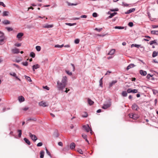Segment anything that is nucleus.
I'll list each match as a JSON object with an SVG mask.
<instances>
[{"label": "nucleus", "instance_id": "f8f14e48", "mask_svg": "<svg viewBox=\"0 0 158 158\" xmlns=\"http://www.w3.org/2000/svg\"><path fill=\"white\" fill-rule=\"evenodd\" d=\"M135 66V65L133 64H131L128 66L127 68V70H128L130 69Z\"/></svg>", "mask_w": 158, "mask_h": 158}, {"label": "nucleus", "instance_id": "c03bdc74", "mask_svg": "<svg viewBox=\"0 0 158 158\" xmlns=\"http://www.w3.org/2000/svg\"><path fill=\"white\" fill-rule=\"evenodd\" d=\"M77 151L81 154H82L83 153V152L81 149H77Z\"/></svg>", "mask_w": 158, "mask_h": 158}, {"label": "nucleus", "instance_id": "423d86ee", "mask_svg": "<svg viewBox=\"0 0 158 158\" xmlns=\"http://www.w3.org/2000/svg\"><path fill=\"white\" fill-rule=\"evenodd\" d=\"M11 51L14 54H18L19 52V49L16 48L12 49Z\"/></svg>", "mask_w": 158, "mask_h": 158}, {"label": "nucleus", "instance_id": "bb28decb", "mask_svg": "<svg viewBox=\"0 0 158 158\" xmlns=\"http://www.w3.org/2000/svg\"><path fill=\"white\" fill-rule=\"evenodd\" d=\"M151 33L153 35H158V31H152Z\"/></svg>", "mask_w": 158, "mask_h": 158}, {"label": "nucleus", "instance_id": "1a4fd4ad", "mask_svg": "<svg viewBox=\"0 0 158 158\" xmlns=\"http://www.w3.org/2000/svg\"><path fill=\"white\" fill-rule=\"evenodd\" d=\"M40 67V65L38 64H36L35 65H33L32 66V69L34 72L35 71V69H36L38 68H39Z\"/></svg>", "mask_w": 158, "mask_h": 158}, {"label": "nucleus", "instance_id": "412c9836", "mask_svg": "<svg viewBox=\"0 0 158 158\" xmlns=\"http://www.w3.org/2000/svg\"><path fill=\"white\" fill-rule=\"evenodd\" d=\"M23 35V34L22 33H19L17 35V37L19 39L21 38L22 36Z\"/></svg>", "mask_w": 158, "mask_h": 158}, {"label": "nucleus", "instance_id": "393cba45", "mask_svg": "<svg viewBox=\"0 0 158 158\" xmlns=\"http://www.w3.org/2000/svg\"><path fill=\"white\" fill-rule=\"evenodd\" d=\"M140 46H141V45L136 44H133L131 45V48H132L133 47H136L137 48H139L140 47Z\"/></svg>", "mask_w": 158, "mask_h": 158}, {"label": "nucleus", "instance_id": "de8ad7c7", "mask_svg": "<svg viewBox=\"0 0 158 158\" xmlns=\"http://www.w3.org/2000/svg\"><path fill=\"white\" fill-rule=\"evenodd\" d=\"M46 153L49 156H50L51 157V155L50 153V152L48 151V150L47 149V148H46Z\"/></svg>", "mask_w": 158, "mask_h": 158}, {"label": "nucleus", "instance_id": "39448f33", "mask_svg": "<svg viewBox=\"0 0 158 158\" xmlns=\"http://www.w3.org/2000/svg\"><path fill=\"white\" fill-rule=\"evenodd\" d=\"M39 105L40 106L46 107L48 106V104L45 102L42 101L39 103Z\"/></svg>", "mask_w": 158, "mask_h": 158}, {"label": "nucleus", "instance_id": "0eeeda50", "mask_svg": "<svg viewBox=\"0 0 158 158\" xmlns=\"http://www.w3.org/2000/svg\"><path fill=\"white\" fill-rule=\"evenodd\" d=\"M111 104L110 103H109L106 104H104L103 106L102 107V108L104 109H106L107 108L111 106Z\"/></svg>", "mask_w": 158, "mask_h": 158}, {"label": "nucleus", "instance_id": "bf43d9fd", "mask_svg": "<svg viewBox=\"0 0 158 158\" xmlns=\"http://www.w3.org/2000/svg\"><path fill=\"white\" fill-rule=\"evenodd\" d=\"M118 9L117 8H116L113 9H111L110 10L112 11H118Z\"/></svg>", "mask_w": 158, "mask_h": 158}, {"label": "nucleus", "instance_id": "8fccbe9b", "mask_svg": "<svg viewBox=\"0 0 158 158\" xmlns=\"http://www.w3.org/2000/svg\"><path fill=\"white\" fill-rule=\"evenodd\" d=\"M127 92L128 93H132V89L131 88L128 89L127 90Z\"/></svg>", "mask_w": 158, "mask_h": 158}, {"label": "nucleus", "instance_id": "6ab92c4d", "mask_svg": "<svg viewBox=\"0 0 158 158\" xmlns=\"http://www.w3.org/2000/svg\"><path fill=\"white\" fill-rule=\"evenodd\" d=\"M44 152L43 151H41L40 152V158H43L44 157Z\"/></svg>", "mask_w": 158, "mask_h": 158}, {"label": "nucleus", "instance_id": "f704fd0d", "mask_svg": "<svg viewBox=\"0 0 158 158\" xmlns=\"http://www.w3.org/2000/svg\"><path fill=\"white\" fill-rule=\"evenodd\" d=\"M88 116V114L86 112H84L83 114L82 115V116L83 117L86 118Z\"/></svg>", "mask_w": 158, "mask_h": 158}, {"label": "nucleus", "instance_id": "09e8293b", "mask_svg": "<svg viewBox=\"0 0 158 158\" xmlns=\"http://www.w3.org/2000/svg\"><path fill=\"white\" fill-rule=\"evenodd\" d=\"M138 90L136 89H132V93H137Z\"/></svg>", "mask_w": 158, "mask_h": 158}, {"label": "nucleus", "instance_id": "774afa93", "mask_svg": "<svg viewBox=\"0 0 158 158\" xmlns=\"http://www.w3.org/2000/svg\"><path fill=\"white\" fill-rule=\"evenodd\" d=\"M44 88L48 90H49V88L47 86H46L45 87H44Z\"/></svg>", "mask_w": 158, "mask_h": 158}, {"label": "nucleus", "instance_id": "6e6d98bb", "mask_svg": "<svg viewBox=\"0 0 158 158\" xmlns=\"http://www.w3.org/2000/svg\"><path fill=\"white\" fill-rule=\"evenodd\" d=\"M92 15L94 17H96L97 16V14L96 13H94Z\"/></svg>", "mask_w": 158, "mask_h": 158}, {"label": "nucleus", "instance_id": "cd10ccee", "mask_svg": "<svg viewBox=\"0 0 158 158\" xmlns=\"http://www.w3.org/2000/svg\"><path fill=\"white\" fill-rule=\"evenodd\" d=\"M138 118V115L136 114H133V119H136Z\"/></svg>", "mask_w": 158, "mask_h": 158}, {"label": "nucleus", "instance_id": "603ef678", "mask_svg": "<svg viewBox=\"0 0 158 158\" xmlns=\"http://www.w3.org/2000/svg\"><path fill=\"white\" fill-rule=\"evenodd\" d=\"M15 45L16 46L19 47L21 46V44L20 43H16L15 44Z\"/></svg>", "mask_w": 158, "mask_h": 158}, {"label": "nucleus", "instance_id": "9d476101", "mask_svg": "<svg viewBox=\"0 0 158 158\" xmlns=\"http://www.w3.org/2000/svg\"><path fill=\"white\" fill-rule=\"evenodd\" d=\"M132 108L134 110H137L138 108V106L135 103L133 104L132 106Z\"/></svg>", "mask_w": 158, "mask_h": 158}, {"label": "nucleus", "instance_id": "69168bd1", "mask_svg": "<svg viewBox=\"0 0 158 158\" xmlns=\"http://www.w3.org/2000/svg\"><path fill=\"white\" fill-rule=\"evenodd\" d=\"M87 16L85 15H82L81 16V18H86L87 17Z\"/></svg>", "mask_w": 158, "mask_h": 158}, {"label": "nucleus", "instance_id": "37998d69", "mask_svg": "<svg viewBox=\"0 0 158 158\" xmlns=\"http://www.w3.org/2000/svg\"><path fill=\"white\" fill-rule=\"evenodd\" d=\"M65 24L67 25H69V26H72L74 25H75L76 24V23H66Z\"/></svg>", "mask_w": 158, "mask_h": 158}, {"label": "nucleus", "instance_id": "0e129e2a", "mask_svg": "<svg viewBox=\"0 0 158 158\" xmlns=\"http://www.w3.org/2000/svg\"><path fill=\"white\" fill-rule=\"evenodd\" d=\"M36 119L35 118H30L28 119L27 120L28 121H30V120H32V121H36Z\"/></svg>", "mask_w": 158, "mask_h": 158}, {"label": "nucleus", "instance_id": "e2e57ef3", "mask_svg": "<svg viewBox=\"0 0 158 158\" xmlns=\"http://www.w3.org/2000/svg\"><path fill=\"white\" fill-rule=\"evenodd\" d=\"M129 117L131 118H133V114L131 113L129 114Z\"/></svg>", "mask_w": 158, "mask_h": 158}, {"label": "nucleus", "instance_id": "c9c22d12", "mask_svg": "<svg viewBox=\"0 0 158 158\" xmlns=\"http://www.w3.org/2000/svg\"><path fill=\"white\" fill-rule=\"evenodd\" d=\"M30 56L32 57V58H34L35 56V53L33 52H31L30 54Z\"/></svg>", "mask_w": 158, "mask_h": 158}, {"label": "nucleus", "instance_id": "49530a36", "mask_svg": "<svg viewBox=\"0 0 158 158\" xmlns=\"http://www.w3.org/2000/svg\"><path fill=\"white\" fill-rule=\"evenodd\" d=\"M82 136L83 137V138L84 139H85L86 138H87V135L84 134H82Z\"/></svg>", "mask_w": 158, "mask_h": 158}, {"label": "nucleus", "instance_id": "f257e3e1", "mask_svg": "<svg viewBox=\"0 0 158 158\" xmlns=\"http://www.w3.org/2000/svg\"><path fill=\"white\" fill-rule=\"evenodd\" d=\"M67 78L66 76L63 77L61 82L58 81L57 82V88L58 89L62 90L67 85Z\"/></svg>", "mask_w": 158, "mask_h": 158}, {"label": "nucleus", "instance_id": "72a5a7b5", "mask_svg": "<svg viewBox=\"0 0 158 158\" xmlns=\"http://www.w3.org/2000/svg\"><path fill=\"white\" fill-rule=\"evenodd\" d=\"M114 28L116 29H123L124 28V27H123L121 26H115L114 27Z\"/></svg>", "mask_w": 158, "mask_h": 158}, {"label": "nucleus", "instance_id": "5fc2aeb1", "mask_svg": "<svg viewBox=\"0 0 158 158\" xmlns=\"http://www.w3.org/2000/svg\"><path fill=\"white\" fill-rule=\"evenodd\" d=\"M152 76L153 75H152L149 74H148L147 75L146 77L148 79H149L150 78V77H152Z\"/></svg>", "mask_w": 158, "mask_h": 158}, {"label": "nucleus", "instance_id": "a19ab883", "mask_svg": "<svg viewBox=\"0 0 158 158\" xmlns=\"http://www.w3.org/2000/svg\"><path fill=\"white\" fill-rule=\"evenodd\" d=\"M22 64L24 66H27L28 65V62L27 61L23 62L22 63Z\"/></svg>", "mask_w": 158, "mask_h": 158}, {"label": "nucleus", "instance_id": "864d4df0", "mask_svg": "<svg viewBox=\"0 0 158 158\" xmlns=\"http://www.w3.org/2000/svg\"><path fill=\"white\" fill-rule=\"evenodd\" d=\"M128 26L130 27H132L133 26V23L132 22H129L128 23Z\"/></svg>", "mask_w": 158, "mask_h": 158}, {"label": "nucleus", "instance_id": "3c124183", "mask_svg": "<svg viewBox=\"0 0 158 158\" xmlns=\"http://www.w3.org/2000/svg\"><path fill=\"white\" fill-rule=\"evenodd\" d=\"M6 29L8 31H12L13 30V29L12 28L10 27H6Z\"/></svg>", "mask_w": 158, "mask_h": 158}, {"label": "nucleus", "instance_id": "7ed1b4c3", "mask_svg": "<svg viewBox=\"0 0 158 158\" xmlns=\"http://www.w3.org/2000/svg\"><path fill=\"white\" fill-rule=\"evenodd\" d=\"M82 127L83 129L87 132H88L89 131H90V133L91 134H92V131L88 124H87L86 125H83Z\"/></svg>", "mask_w": 158, "mask_h": 158}, {"label": "nucleus", "instance_id": "680f3d73", "mask_svg": "<svg viewBox=\"0 0 158 158\" xmlns=\"http://www.w3.org/2000/svg\"><path fill=\"white\" fill-rule=\"evenodd\" d=\"M58 144L59 145L61 146H63V144L62 142H60L58 143Z\"/></svg>", "mask_w": 158, "mask_h": 158}, {"label": "nucleus", "instance_id": "13d9d810", "mask_svg": "<svg viewBox=\"0 0 158 158\" xmlns=\"http://www.w3.org/2000/svg\"><path fill=\"white\" fill-rule=\"evenodd\" d=\"M43 143L41 142L38 143L37 144V146L38 147L41 146L42 145Z\"/></svg>", "mask_w": 158, "mask_h": 158}, {"label": "nucleus", "instance_id": "dca6fc26", "mask_svg": "<svg viewBox=\"0 0 158 158\" xmlns=\"http://www.w3.org/2000/svg\"><path fill=\"white\" fill-rule=\"evenodd\" d=\"M10 74L12 76H13L15 77V78L17 79L18 80H19V81H20V79L18 78V77L16 76V74L15 73H10Z\"/></svg>", "mask_w": 158, "mask_h": 158}, {"label": "nucleus", "instance_id": "052dcab7", "mask_svg": "<svg viewBox=\"0 0 158 158\" xmlns=\"http://www.w3.org/2000/svg\"><path fill=\"white\" fill-rule=\"evenodd\" d=\"M111 73V72L110 71H108L105 74V75H109Z\"/></svg>", "mask_w": 158, "mask_h": 158}, {"label": "nucleus", "instance_id": "ddd939ff", "mask_svg": "<svg viewBox=\"0 0 158 158\" xmlns=\"http://www.w3.org/2000/svg\"><path fill=\"white\" fill-rule=\"evenodd\" d=\"M135 10V8H132L130 9L129 10H127V11L125 12V14H128L130 13H131L133 12H134Z\"/></svg>", "mask_w": 158, "mask_h": 158}, {"label": "nucleus", "instance_id": "7c9ffc66", "mask_svg": "<svg viewBox=\"0 0 158 158\" xmlns=\"http://www.w3.org/2000/svg\"><path fill=\"white\" fill-rule=\"evenodd\" d=\"M102 79L103 77L99 81V85L102 87Z\"/></svg>", "mask_w": 158, "mask_h": 158}, {"label": "nucleus", "instance_id": "a18cd8bd", "mask_svg": "<svg viewBox=\"0 0 158 158\" xmlns=\"http://www.w3.org/2000/svg\"><path fill=\"white\" fill-rule=\"evenodd\" d=\"M79 42H80V40L78 39H75L74 41V42L76 44H78L79 43Z\"/></svg>", "mask_w": 158, "mask_h": 158}, {"label": "nucleus", "instance_id": "4be33fe9", "mask_svg": "<svg viewBox=\"0 0 158 158\" xmlns=\"http://www.w3.org/2000/svg\"><path fill=\"white\" fill-rule=\"evenodd\" d=\"M88 102L89 104L90 105H92L94 103V102L89 98L88 99Z\"/></svg>", "mask_w": 158, "mask_h": 158}, {"label": "nucleus", "instance_id": "c85d7f7f", "mask_svg": "<svg viewBox=\"0 0 158 158\" xmlns=\"http://www.w3.org/2000/svg\"><path fill=\"white\" fill-rule=\"evenodd\" d=\"M127 93L126 91H123L122 92V95L123 97H126L127 96Z\"/></svg>", "mask_w": 158, "mask_h": 158}, {"label": "nucleus", "instance_id": "2eb2a0df", "mask_svg": "<svg viewBox=\"0 0 158 158\" xmlns=\"http://www.w3.org/2000/svg\"><path fill=\"white\" fill-rule=\"evenodd\" d=\"M24 98L22 96H20L18 97V100L20 102H23L24 101Z\"/></svg>", "mask_w": 158, "mask_h": 158}, {"label": "nucleus", "instance_id": "c756f323", "mask_svg": "<svg viewBox=\"0 0 158 158\" xmlns=\"http://www.w3.org/2000/svg\"><path fill=\"white\" fill-rule=\"evenodd\" d=\"M117 14V12H114L110 14V15L109 16V18H111L115 15Z\"/></svg>", "mask_w": 158, "mask_h": 158}, {"label": "nucleus", "instance_id": "a211bd4d", "mask_svg": "<svg viewBox=\"0 0 158 158\" xmlns=\"http://www.w3.org/2000/svg\"><path fill=\"white\" fill-rule=\"evenodd\" d=\"M117 81L115 80L113 81L112 82H110L109 84V87H111L114 85L115 83H117Z\"/></svg>", "mask_w": 158, "mask_h": 158}, {"label": "nucleus", "instance_id": "ea45409f", "mask_svg": "<svg viewBox=\"0 0 158 158\" xmlns=\"http://www.w3.org/2000/svg\"><path fill=\"white\" fill-rule=\"evenodd\" d=\"M94 30L96 31H98L99 32H100L102 30V28H101L98 29L97 28H95Z\"/></svg>", "mask_w": 158, "mask_h": 158}, {"label": "nucleus", "instance_id": "338daca9", "mask_svg": "<svg viewBox=\"0 0 158 158\" xmlns=\"http://www.w3.org/2000/svg\"><path fill=\"white\" fill-rule=\"evenodd\" d=\"M152 27L153 28H155L156 27H158V25H152Z\"/></svg>", "mask_w": 158, "mask_h": 158}, {"label": "nucleus", "instance_id": "9b49d317", "mask_svg": "<svg viewBox=\"0 0 158 158\" xmlns=\"http://www.w3.org/2000/svg\"><path fill=\"white\" fill-rule=\"evenodd\" d=\"M140 74L141 75L145 76L147 75V72L146 71H143L142 70H140L139 72Z\"/></svg>", "mask_w": 158, "mask_h": 158}, {"label": "nucleus", "instance_id": "79ce46f5", "mask_svg": "<svg viewBox=\"0 0 158 158\" xmlns=\"http://www.w3.org/2000/svg\"><path fill=\"white\" fill-rule=\"evenodd\" d=\"M65 72L66 73L68 74L69 75L71 76L72 75V73L71 72H70L69 71L66 70Z\"/></svg>", "mask_w": 158, "mask_h": 158}, {"label": "nucleus", "instance_id": "473e14b6", "mask_svg": "<svg viewBox=\"0 0 158 158\" xmlns=\"http://www.w3.org/2000/svg\"><path fill=\"white\" fill-rule=\"evenodd\" d=\"M18 132L19 133L18 136L19 137H20L22 135V130H19L18 131Z\"/></svg>", "mask_w": 158, "mask_h": 158}, {"label": "nucleus", "instance_id": "aec40b11", "mask_svg": "<svg viewBox=\"0 0 158 158\" xmlns=\"http://www.w3.org/2000/svg\"><path fill=\"white\" fill-rule=\"evenodd\" d=\"M2 23L3 24L5 25L9 24L10 23V21L7 20H6L3 21L2 22Z\"/></svg>", "mask_w": 158, "mask_h": 158}, {"label": "nucleus", "instance_id": "e433bc0d", "mask_svg": "<svg viewBox=\"0 0 158 158\" xmlns=\"http://www.w3.org/2000/svg\"><path fill=\"white\" fill-rule=\"evenodd\" d=\"M64 46V45H59V44L56 45L55 46V48H61Z\"/></svg>", "mask_w": 158, "mask_h": 158}, {"label": "nucleus", "instance_id": "b1692460", "mask_svg": "<svg viewBox=\"0 0 158 158\" xmlns=\"http://www.w3.org/2000/svg\"><path fill=\"white\" fill-rule=\"evenodd\" d=\"M158 54V52H156L155 51H154L153 52L152 56L153 57H154L156 56Z\"/></svg>", "mask_w": 158, "mask_h": 158}, {"label": "nucleus", "instance_id": "4d7b16f0", "mask_svg": "<svg viewBox=\"0 0 158 158\" xmlns=\"http://www.w3.org/2000/svg\"><path fill=\"white\" fill-rule=\"evenodd\" d=\"M29 109V108L28 107H25L24 108L22 109L24 111H27Z\"/></svg>", "mask_w": 158, "mask_h": 158}, {"label": "nucleus", "instance_id": "4468645a", "mask_svg": "<svg viewBox=\"0 0 158 158\" xmlns=\"http://www.w3.org/2000/svg\"><path fill=\"white\" fill-rule=\"evenodd\" d=\"M76 145L74 143H72L70 145V148L72 150L74 149Z\"/></svg>", "mask_w": 158, "mask_h": 158}, {"label": "nucleus", "instance_id": "5701e85b", "mask_svg": "<svg viewBox=\"0 0 158 158\" xmlns=\"http://www.w3.org/2000/svg\"><path fill=\"white\" fill-rule=\"evenodd\" d=\"M24 140L25 141V142L28 145H30L31 144L30 141H29V140L27 139L26 138H24Z\"/></svg>", "mask_w": 158, "mask_h": 158}, {"label": "nucleus", "instance_id": "2f4dec72", "mask_svg": "<svg viewBox=\"0 0 158 158\" xmlns=\"http://www.w3.org/2000/svg\"><path fill=\"white\" fill-rule=\"evenodd\" d=\"M25 77L27 81L30 82L31 81V80L30 77H29L27 76H25Z\"/></svg>", "mask_w": 158, "mask_h": 158}, {"label": "nucleus", "instance_id": "4c0bfd02", "mask_svg": "<svg viewBox=\"0 0 158 158\" xmlns=\"http://www.w3.org/2000/svg\"><path fill=\"white\" fill-rule=\"evenodd\" d=\"M156 42L155 40H154L152 41H151L149 42L150 45H152L153 44H156Z\"/></svg>", "mask_w": 158, "mask_h": 158}, {"label": "nucleus", "instance_id": "20e7f679", "mask_svg": "<svg viewBox=\"0 0 158 158\" xmlns=\"http://www.w3.org/2000/svg\"><path fill=\"white\" fill-rule=\"evenodd\" d=\"M29 136L31 139L34 142H35L37 139V138L35 135H32L31 133H29Z\"/></svg>", "mask_w": 158, "mask_h": 158}, {"label": "nucleus", "instance_id": "6e6552de", "mask_svg": "<svg viewBox=\"0 0 158 158\" xmlns=\"http://www.w3.org/2000/svg\"><path fill=\"white\" fill-rule=\"evenodd\" d=\"M53 25L51 24V25H49L48 24H46L44 25L43 26V27L44 28H52L53 27Z\"/></svg>", "mask_w": 158, "mask_h": 158}, {"label": "nucleus", "instance_id": "f3484780", "mask_svg": "<svg viewBox=\"0 0 158 158\" xmlns=\"http://www.w3.org/2000/svg\"><path fill=\"white\" fill-rule=\"evenodd\" d=\"M115 50L114 49H111L108 53V55H112L114 53Z\"/></svg>", "mask_w": 158, "mask_h": 158}, {"label": "nucleus", "instance_id": "a878e982", "mask_svg": "<svg viewBox=\"0 0 158 158\" xmlns=\"http://www.w3.org/2000/svg\"><path fill=\"white\" fill-rule=\"evenodd\" d=\"M9 13V12L7 11H4L3 13V16H7Z\"/></svg>", "mask_w": 158, "mask_h": 158}, {"label": "nucleus", "instance_id": "58836bf2", "mask_svg": "<svg viewBox=\"0 0 158 158\" xmlns=\"http://www.w3.org/2000/svg\"><path fill=\"white\" fill-rule=\"evenodd\" d=\"M35 48L36 50L38 51H40L41 50V47L40 46H36Z\"/></svg>", "mask_w": 158, "mask_h": 158}, {"label": "nucleus", "instance_id": "f03ea898", "mask_svg": "<svg viewBox=\"0 0 158 158\" xmlns=\"http://www.w3.org/2000/svg\"><path fill=\"white\" fill-rule=\"evenodd\" d=\"M0 45L3 44L4 43V41L5 39V36L3 33L0 31Z\"/></svg>", "mask_w": 158, "mask_h": 158}]
</instances>
